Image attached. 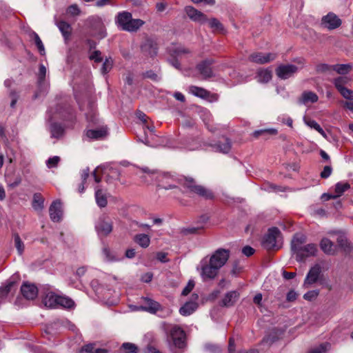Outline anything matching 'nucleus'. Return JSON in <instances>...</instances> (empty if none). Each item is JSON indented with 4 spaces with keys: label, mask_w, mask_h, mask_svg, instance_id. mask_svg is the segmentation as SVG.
I'll return each instance as SVG.
<instances>
[{
    "label": "nucleus",
    "mask_w": 353,
    "mask_h": 353,
    "mask_svg": "<svg viewBox=\"0 0 353 353\" xmlns=\"http://www.w3.org/2000/svg\"><path fill=\"white\" fill-rule=\"evenodd\" d=\"M306 238L303 234H296L291 243V249L296 254V260L299 261L304 260L305 258L314 256L317 252V247L314 243H310L305 245Z\"/></svg>",
    "instance_id": "f257e3e1"
},
{
    "label": "nucleus",
    "mask_w": 353,
    "mask_h": 353,
    "mask_svg": "<svg viewBox=\"0 0 353 353\" xmlns=\"http://www.w3.org/2000/svg\"><path fill=\"white\" fill-rule=\"evenodd\" d=\"M164 330L168 334L170 348L174 353H177L174 348L182 350L185 347V333L178 325H163Z\"/></svg>",
    "instance_id": "f03ea898"
},
{
    "label": "nucleus",
    "mask_w": 353,
    "mask_h": 353,
    "mask_svg": "<svg viewBox=\"0 0 353 353\" xmlns=\"http://www.w3.org/2000/svg\"><path fill=\"white\" fill-rule=\"evenodd\" d=\"M115 23L122 30L132 32H137L144 24V21L139 19H132L130 12L123 11L117 15Z\"/></svg>",
    "instance_id": "7ed1b4c3"
},
{
    "label": "nucleus",
    "mask_w": 353,
    "mask_h": 353,
    "mask_svg": "<svg viewBox=\"0 0 353 353\" xmlns=\"http://www.w3.org/2000/svg\"><path fill=\"white\" fill-rule=\"evenodd\" d=\"M196 270L205 281L214 279L219 272V269L210 261L208 256H205L201 260Z\"/></svg>",
    "instance_id": "20e7f679"
},
{
    "label": "nucleus",
    "mask_w": 353,
    "mask_h": 353,
    "mask_svg": "<svg viewBox=\"0 0 353 353\" xmlns=\"http://www.w3.org/2000/svg\"><path fill=\"white\" fill-rule=\"evenodd\" d=\"M281 232L278 228H272L269 229L262 240L263 248L267 250L279 249L281 247L279 244Z\"/></svg>",
    "instance_id": "39448f33"
},
{
    "label": "nucleus",
    "mask_w": 353,
    "mask_h": 353,
    "mask_svg": "<svg viewBox=\"0 0 353 353\" xmlns=\"http://www.w3.org/2000/svg\"><path fill=\"white\" fill-rule=\"evenodd\" d=\"M143 172L147 173L149 176L155 175V178L158 181V186L165 190L174 188L176 185L173 183L174 179L168 174L159 173L154 171H150L148 168H142Z\"/></svg>",
    "instance_id": "423d86ee"
},
{
    "label": "nucleus",
    "mask_w": 353,
    "mask_h": 353,
    "mask_svg": "<svg viewBox=\"0 0 353 353\" xmlns=\"http://www.w3.org/2000/svg\"><path fill=\"white\" fill-rule=\"evenodd\" d=\"M100 172H102L103 175L107 176V181H110L111 179H117L119 176V170L113 168L110 163L103 164L97 167L92 172L96 183H99L101 181V179L98 176Z\"/></svg>",
    "instance_id": "0eeeda50"
},
{
    "label": "nucleus",
    "mask_w": 353,
    "mask_h": 353,
    "mask_svg": "<svg viewBox=\"0 0 353 353\" xmlns=\"http://www.w3.org/2000/svg\"><path fill=\"white\" fill-rule=\"evenodd\" d=\"M95 230L100 237L107 236L112 231V222L106 216H101L95 223Z\"/></svg>",
    "instance_id": "6e6552de"
},
{
    "label": "nucleus",
    "mask_w": 353,
    "mask_h": 353,
    "mask_svg": "<svg viewBox=\"0 0 353 353\" xmlns=\"http://www.w3.org/2000/svg\"><path fill=\"white\" fill-rule=\"evenodd\" d=\"M183 185L187 187L190 192H194L205 199H212L214 196L213 193L210 190L201 185H196L195 181L192 179H185Z\"/></svg>",
    "instance_id": "1a4fd4ad"
},
{
    "label": "nucleus",
    "mask_w": 353,
    "mask_h": 353,
    "mask_svg": "<svg viewBox=\"0 0 353 353\" xmlns=\"http://www.w3.org/2000/svg\"><path fill=\"white\" fill-rule=\"evenodd\" d=\"M229 256L230 251L228 250L220 248L216 250L208 259L220 270L226 263Z\"/></svg>",
    "instance_id": "9d476101"
},
{
    "label": "nucleus",
    "mask_w": 353,
    "mask_h": 353,
    "mask_svg": "<svg viewBox=\"0 0 353 353\" xmlns=\"http://www.w3.org/2000/svg\"><path fill=\"white\" fill-rule=\"evenodd\" d=\"M299 70V68L293 64L280 65L276 69V74L281 79H287L292 77Z\"/></svg>",
    "instance_id": "9b49d317"
},
{
    "label": "nucleus",
    "mask_w": 353,
    "mask_h": 353,
    "mask_svg": "<svg viewBox=\"0 0 353 353\" xmlns=\"http://www.w3.org/2000/svg\"><path fill=\"white\" fill-rule=\"evenodd\" d=\"M141 51L143 57L152 58L157 54V44L152 39H145L141 46Z\"/></svg>",
    "instance_id": "f8f14e48"
},
{
    "label": "nucleus",
    "mask_w": 353,
    "mask_h": 353,
    "mask_svg": "<svg viewBox=\"0 0 353 353\" xmlns=\"http://www.w3.org/2000/svg\"><path fill=\"white\" fill-rule=\"evenodd\" d=\"M276 57V54L274 53L254 52L250 55L249 60L256 63L264 64L274 60Z\"/></svg>",
    "instance_id": "ddd939ff"
},
{
    "label": "nucleus",
    "mask_w": 353,
    "mask_h": 353,
    "mask_svg": "<svg viewBox=\"0 0 353 353\" xmlns=\"http://www.w3.org/2000/svg\"><path fill=\"white\" fill-rule=\"evenodd\" d=\"M142 305L139 307V310L155 314L161 309V305L148 297H142Z\"/></svg>",
    "instance_id": "4468645a"
},
{
    "label": "nucleus",
    "mask_w": 353,
    "mask_h": 353,
    "mask_svg": "<svg viewBox=\"0 0 353 353\" xmlns=\"http://www.w3.org/2000/svg\"><path fill=\"white\" fill-rule=\"evenodd\" d=\"M321 23L329 30H334L341 25V20L334 13L329 12L322 18Z\"/></svg>",
    "instance_id": "2eb2a0df"
},
{
    "label": "nucleus",
    "mask_w": 353,
    "mask_h": 353,
    "mask_svg": "<svg viewBox=\"0 0 353 353\" xmlns=\"http://www.w3.org/2000/svg\"><path fill=\"white\" fill-rule=\"evenodd\" d=\"M143 129L144 130L145 137L141 140V141L146 145L150 147L157 146V144L154 141V139L156 137L154 134V126L153 125H149L148 123H146L145 125H143Z\"/></svg>",
    "instance_id": "dca6fc26"
},
{
    "label": "nucleus",
    "mask_w": 353,
    "mask_h": 353,
    "mask_svg": "<svg viewBox=\"0 0 353 353\" xmlns=\"http://www.w3.org/2000/svg\"><path fill=\"white\" fill-rule=\"evenodd\" d=\"M85 135L89 140L103 139L108 135V129L106 125H102L97 129L87 130Z\"/></svg>",
    "instance_id": "f3484780"
},
{
    "label": "nucleus",
    "mask_w": 353,
    "mask_h": 353,
    "mask_svg": "<svg viewBox=\"0 0 353 353\" xmlns=\"http://www.w3.org/2000/svg\"><path fill=\"white\" fill-rule=\"evenodd\" d=\"M321 272V267L319 264H316L310 268L309 270L305 279L304 281V286L308 288L310 285L316 283L319 277Z\"/></svg>",
    "instance_id": "a211bd4d"
},
{
    "label": "nucleus",
    "mask_w": 353,
    "mask_h": 353,
    "mask_svg": "<svg viewBox=\"0 0 353 353\" xmlns=\"http://www.w3.org/2000/svg\"><path fill=\"white\" fill-rule=\"evenodd\" d=\"M185 10L190 19L194 21L203 23L208 21L207 17L203 13L192 6H187Z\"/></svg>",
    "instance_id": "6ab92c4d"
},
{
    "label": "nucleus",
    "mask_w": 353,
    "mask_h": 353,
    "mask_svg": "<svg viewBox=\"0 0 353 353\" xmlns=\"http://www.w3.org/2000/svg\"><path fill=\"white\" fill-rule=\"evenodd\" d=\"M21 292L23 296L28 300H33L38 294V289L34 284L24 283L21 287Z\"/></svg>",
    "instance_id": "aec40b11"
},
{
    "label": "nucleus",
    "mask_w": 353,
    "mask_h": 353,
    "mask_svg": "<svg viewBox=\"0 0 353 353\" xmlns=\"http://www.w3.org/2000/svg\"><path fill=\"white\" fill-rule=\"evenodd\" d=\"M50 216L54 222L61 220L62 216L61 203L59 201H54L49 208Z\"/></svg>",
    "instance_id": "412c9836"
},
{
    "label": "nucleus",
    "mask_w": 353,
    "mask_h": 353,
    "mask_svg": "<svg viewBox=\"0 0 353 353\" xmlns=\"http://www.w3.org/2000/svg\"><path fill=\"white\" fill-rule=\"evenodd\" d=\"M169 52L174 59L183 58L190 54L189 49L181 45H174L169 48Z\"/></svg>",
    "instance_id": "4be33fe9"
},
{
    "label": "nucleus",
    "mask_w": 353,
    "mask_h": 353,
    "mask_svg": "<svg viewBox=\"0 0 353 353\" xmlns=\"http://www.w3.org/2000/svg\"><path fill=\"white\" fill-rule=\"evenodd\" d=\"M95 190V199L97 205L100 208H103L107 205V193L106 190L101 188L100 185H97Z\"/></svg>",
    "instance_id": "5701e85b"
},
{
    "label": "nucleus",
    "mask_w": 353,
    "mask_h": 353,
    "mask_svg": "<svg viewBox=\"0 0 353 353\" xmlns=\"http://www.w3.org/2000/svg\"><path fill=\"white\" fill-rule=\"evenodd\" d=\"M321 68L323 70H328L331 68L333 70L340 74H345L352 69V65L351 64H336L329 66L328 65L323 64L321 65Z\"/></svg>",
    "instance_id": "b1692460"
},
{
    "label": "nucleus",
    "mask_w": 353,
    "mask_h": 353,
    "mask_svg": "<svg viewBox=\"0 0 353 353\" xmlns=\"http://www.w3.org/2000/svg\"><path fill=\"white\" fill-rule=\"evenodd\" d=\"M60 295L55 294L54 292L50 291L48 292L43 299V302L46 307H57V303Z\"/></svg>",
    "instance_id": "393cba45"
},
{
    "label": "nucleus",
    "mask_w": 353,
    "mask_h": 353,
    "mask_svg": "<svg viewBox=\"0 0 353 353\" xmlns=\"http://www.w3.org/2000/svg\"><path fill=\"white\" fill-rule=\"evenodd\" d=\"M212 61L205 60L197 65L196 68L203 78H209L212 76V71L210 65Z\"/></svg>",
    "instance_id": "a878e982"
},
{
    "label": "nucleus",
    "mask_w": 353,
    "mask_h": 353,
    "mask_svg": "<svg viewBox=\"0 0 353 353\" xmlns=\"http://www.w3.org/2000/svg\"><path fill=\"white\" fill-rule=\"evenodd\" d=\"M321 249L328 255H334L336 251V245L327 238H323L320 243Z\"/></svg>",
    "instance_id": "bb28decb"
},
{
    "label": "nucleus",
    "mask_w": 353,
    "mask_h": 353,
    "mask_svg": "<svg viewBox=\"0 0 353 353\" xmlns=\"http://www.w3.org/2000/svg\"><path fill=\"white\" fill-rule=\"evenodd\" d=\"M68 112V109L63 108V107L58 106L54 110L51 108L48 112L49 120L52 121L58 118L65 119L66 118L65 113Z\"/></svg>",
    "instance_id": "cd10ccee"
},
{
    "label": "nucleus",
    "mask_w": 353,
    "mask_h": 353,
    "mask_svg": "<svg viewBox=\"0 0 353 353\" xmlns=\"http://www.w3.org/2000/svg\"><path fill=\"white\" fill-rule=\"evenodd\" d=\"M318 99L319 97L316 93L312 91H305L299 99V103L306 105L309 103H315Z\"/></svg>",
    "instance_id": "c85d7f7f"
},
{
    "label": "nucleus",
    "mask_w": 353,
    "mask_h": 353,
    "mask_svg": "<svg viewBox=\"0 0 353 353\" xmlns=\"http://www.w3.org/2000/svg\"><path fill=\"white\" fill-rule=\"evenodd\" d=\"M239 296L236 291L228 292L222 300L223 305L226 307L232 306L237 301Z\"/></svg>",
    "instance_id": "c756f323"
},
{
    "label": "nucleus",
    "mask_w": 353,
    "mask_h": 353,
    "mask_svg": "<svg viewBox=\"0 0 353 353\" xmlns=\"http://www.w3.org/2000/svg\"><path fill=\"white\" fill-rule=\"evenodd\" d=\"M213 148L216 152L228 153L231 149V142L228 139H225L223 142L219 141L214 144Z\"/></svg>",
    "instance_id": "7c9ffc66"
},
{
    "label": "nucleus",
    "mask_w": 353,
    "mask_h": 353,
    "mask_svg": "<svg viewBox=\"0 0 353 353\" xmlns=\"http://www.w3.org/2000/svg\"><path fill=\"white\" fill-rule=\"evenodd\" d=\"M197 308V303L195 302H187L179 310V313L183 316H189Z\"/></svg>",
    "instance_id": "2f4dec72"
},
{
    "label": "nucleus",
    "mask_w": 353,
    "mask_h": 353,
    "mask_svg": "<svg viewBox=\"0 0 353 353\" xmlns=\"http://www.w3.org/2000/svg\"><path fill=\"white\" fill-rule=\"evenodd\" d=\"M50 132L51 137L59 139L63 137L64 134L63 128L57 123H52L50 126Z\"/></svg>",
    "instance_id": "473e14b6"
},
{
    "label": "nucleus",
    "mask_w": 353,
    "mask_h": 353,
    "mask_svg": "<svg viewBox=\"0 0 353 353\" xmlns=\"http://www.w3.org/2000/svg\"><path fill=\"white\" fill-rule=\"evenodd\" d=\"M272 71L269 69H261L257 72L258 81L261 83H268L272 79Z\"/></svg>",
    "instance_id": "72a5a7b5"
},
{
    "label": "nucleus",
    "mask_w": 353,
    "mask_h": 353,
    "mask_svg": "<svg viewBox=\"0 0 353 353\" xmlns=\"http://www.w3.org/2000/svg\"><path fill=\"white\" fill-rule=\"evenodd\" d=\"M189 92L201 99H207L209 96V92L206 90L194 85L190 86Z\"/></svg>",
    "instance_id": "f704fd0d"
},
{
    "label": "nucleus",
    "mask_w": 353,
    "mask_h": 353,
    "mask_svg": "<svg viewBox=\"0 0 353 353\" xmlns=\"http://www.w3.org/2000/svg\"><path fill=\"white\" fill-rule=\"evenodd\" d=\"M57 26L65 39H68L70 36L72 28L69 23L64 21H60L57 23Z\"/></svg>",
    "instance_id": "c9c22d12"
},
{
    "label": "nucleus",
    "mask_w": 353,
    "mask_h": 353,
    "mask_svg": "<svg viewBox=\"0 0 353 353\" xmlns=\"http://www.w3.org/2000/svg\"><path fill=\"white\" fill-rule=\"evenodd\" d=\"M134 241L138 243L141 247L146 248L150 245V237L145 234H137L134 238Z\"/></svg>",
    "instance_id": "e433bc0d"
},
{
    "label": "nucleus",
    "mask_w": 353,
    "mask_h": 353,
    "mask_svg": "<svg viewBox=\"0 0 353 353\" xmlns=\"http://www.w3.org/2000/svg\"><path fill=\"white\" fill-rule=\"evenodd\" d=\"M29 37L31 39L34 41L35 45L37 46L40 54L41 55L45 54V48L39 35L34 31H31L29 34Z\"/></svg>",
    "instance_id": "4c0bfd02"
},
{
    "label": "nucleus",
    "mask_w": 353,
    "mask_h": 353,
    "mask_svg": "<svg viewBox=\"0 0 353 353\" xmlns=\"http://www.w3.org/2000/svg\"><path fill=\"white\" fill-rule=\"evenodd\" d=\"M350 188V185L347 182H339L335 185V196L336 198L343 195V194Z\"/></svg>",
    "instance_id": "58836bf2"
},
{
    "label": "nucleus",
    "mask_w": 353,
    "mask_h": 353,
    "mask_svg": "<svg viewBox=\"0 0 353 353\" xmlns=\"http://www.w3.org/2000/svg\"><path fill=\"white\" fill-rule=\"evenodd\" d=\"M108 351L105 349L95 348L94 344L90 343L84 345L80 352V353H107Z\"/></svg>",
    "instance_id": "ea45409f"
},
{
    "label": "nucleus",
    "mask_w": 353,
    "mask_h": 353,
    "mask_svg": "<svg viewBox=\"0 0 353 353\" xmlns=\"http://www.w3.org/2000/svg\"><path fill=\"white\" fill-rule=\"evenodd\" d=\"M95 29L98 38L103 39L106 37V30L105 26L100 19H97Z\"/></svg>",
    "instance_id": "a19ab883"
},
{
    "label": "nucleus",
    "mask_w": 353,
    "mask_h": 353,
    "mask_svg": "<svg viewBox=\"0 0 353 353\" xmlns=\"http://www.w3.org/2000/svg\"><path fill=\"white\" fill-rule=\"evenodd\" d=\"M14 285V281H9L5 285L0 287V299L5 298L11 292Z\"/></svg>",
    "instance_id": "79ce46f5"
},
{
    "label": "nucleus",
    "mask_w": 353,
    "mask_h": 353,
    "mask_svg": "<svg viewBox=\"0 0 353 353\" xmlns=\"http://www.w3.org/2000/svg\"><path fill=\"white\" fill-rule=\"evenodd\" d=\"M58 306H61L65 308H71L74 306V301L67 296H60L57 303V307Z\"/></svg>",
    "instance_id": "37998d69"
},
{
    "label": "nucleus",
    "mask_w": 353,
    "mask_h": 353,
    "mask_svg": "<svg viewBox=\"0 0 353 353\" xmlns=\"http://www.w3.org/2000/svg\"><path fill=\"white\" fill-rule=\"evenodd\" d=\"M103 255L104 260L108 262L117 261L120 259L119 257L116 256L114 253L111 252L107 247L103 248Z\"/></svg>",
    "instance_id": "c03bdc74"
},
{
    "label": "nucleus",
    "mask_w": 353,
    "mask_h": 353,
    "mask_svg": "<svg viewBox=\"0 0 353 353\" xmlns=\"http://www.w3.org/2000/svg\"><path fill=\"white\" fill-rule=\"evenodd\" d=\"M14 245L19 255H21L24 251V244L17 233L13 234Z\"/></svg>",
    "instance_id": "a18cd8bd"
},
{
    "label": "nucleus",
    "mask_w": 353,
    "mask_h": 353,
    "mask_svg": "<svg viewBox=\"0 0 353 353\" xmlns=\"http://www.w3.org/2000/svg\"><path fill=\"white\" fill-rule=\"evenodd\" d=\"M44 200L39 194H34L33 196L32 206L35 210H42Z\"/></svg>",
    "instance_id": "49530a36"
},
{
    "label": "nucleus",
    "mask_w": 353,
    "mask_h": 353,
    "mask_svg": "<svg viewBox=\"0 0 353 353\" xmlns=\"http://www.w3.org/2000/svg\"><path fill=\"white\" fill-rule=\"evenodd\" d=\"M210 27L214 30L219 32H223L224 30L223 25L221 22L215 18L211 19L209 21Z\"/></svg>",
    "instance_id": "de8ad7c7"
},
{
    "label": "nucleus",
    "mask_w": 353,
    "mask_h": 353,
    "mask_svg": "<svg viewBox=\"0 0 353 353\" xmlns=\"http://www.w3.org/2000/svg\"><path fill=\"white\" fill-rule=\"evenodd\" d=\"M112 65H113L112 59L110 57L106 58L101 66V74H105L108 72H109L111 70V69L112 68Z\"/></svg>",
    "instance_id": "09e8293b"
},
{
    "label": "nucleus",
    "mask_w": 353,
    "mask_h": 353,
    "mask_svg": "<svg viewBox=\"0 0 353 353\" xmlns=\"http://www.w3.org/2000/svg\"><path fill=\"white\" fill-rule=\"evenodd\" d=\"M348 81L349 79L347 77H339L334 80V84L336 88L339 90L341 88H344Z\"/></svg>",
    "instance_id": "8fccbe9b"
},
{
    "label": "nucleus",
    "mask_w": 353,
    "mask_h": 353,
    "mask_svg": "<svg viewBox=\"0 0 353 353\" xmlns=\"http://www.w3.org/2000/svg\"><path fill=\"white\" fill-rule=\"evenodd\" d=\"M330 347V345L327 343H322L319 347L310 350L308 353H326Z\"/></svg>",
    "instance_id": "3c124183"
},
{
    "label": "nucleus",
    "mask_w": 353,
    "mask_h": 353,
    "mask_svg": "<svg viewBox=\"0 0 353 353\" xmlns=\"http://www.w3.org/2000/svg\"><path fill=\"white\" fill-rule=\"evenodd\" d=\"M343 98L347 100H353V90L345 87L341 88L338 90Z\"/></svg>",
    "instance_id": "603ef678"
},
{
    "label": "nucleus",
    "mask_w": 353,
    "mask_h": 353,
    "mask_svg": "<svg viewBox=\"0 0 353 353\" xmlns=\"http://www.w3.org/2000/svg\"><path fill=\"white\" fill-rule=\"evenodd\" d=\"M263 134H269L274 135V134H277V130H276L274 128L259 130L254 131L253 134L255 137H258L260 135Z\"/></svg>",
    "instance_id": "864d4df0"
},
{
    "label": "nucleus",
    "mask_w": 353,
    "mask_h": 353,
    "mask_svg": "<svg viewBox=\"0 0 353 353\" xmlns=\"http://www.w3.org/2000/svg\"><path fill=\"white\" fill-rule=\"evenodd\" d=\"M304 123L305 125H307L308 127L314 129L315 130L318 131L319 129H320L321 126L320 125L314 120L308 119L307 117L303 118Z\"/></svg>",
    "instance_id": "5fc2aeb1"
},
{
    "label": "nucleus",
    "mask_w": 353,
    "mask_h": 353,
    "mask_svg": "<svg viewBox=\"0 0 353 353\" xmlns=\"http://www.w3.org/2000/svg\"><path fill=\"white\" fill-rule=\"evenodd\" d=\"M86 119L87 120L93 123H97L98 119L97 117L96 112L92 108V106L90 108V112L89 113H86Z\"/></svg>",
    "instance_id": "6e6d98bb"
},
{
    "label": "nucleus",
    "mask_w": 353,
    "mask_h": 353,
    "mask_svg": "<svg viewBox=\"0 0 353 353\" xmlns=\"http://www.w3.org/2000/svg\"><path fill=\"white\" fill-rule=\"evenodd\" d=\"M122 347L126 351L127 353H137V346L130 343H124L122 345Z\"/></svg>",
    "instance_id": "4d7b16f0"
},
{
    "label": "nucleus",
    "mask_w": 353,
    "mask_h": 353,
    "mask_svg": "<svg viewBox=\"0 0 353 353\" xmlns=\"http://www.w3.org/2000/svg\"><path fill=\"white\" fill-rule=\"evenodd\" d=\"M143 77L145 78L150 79L154 81H159L161 79L160 76L157 73L153 72L152 70L145 72L143 74Z\"/></svg>",
    "instance_id": "13d9d810"
},
{
    "label": "nucleus",
    "mask_w": 353,
    "mask_h": 353,
    "mask_svg": "<svg viewBox=\"0 0 353 353\" xmlns=\"http://www.w3.org/2000/svg\"><path fill=\"white\" fill-rule=\"evenodd\" d=\"M90 59L93 60L94 62L99 63L103 61L101 52L99 50L94 51L90 55Z\"/></svg>",
    "instance_id": "bf43d9fd"
},
{
    "label": "nucleus",
    "mask_w": 353,
    "mask_h": 353,
    "mask_svg": "<svg viewBox=\"0 0 353 353\" xmlns=\"http://www.w3.org/2000/svg\"><path fill=\"white\" fill-rule=\"evenodd\" d=\"M205 349L210 353H220L221 352V347L217 345L207 344Z\"/></svg>",
    "instance_id": "052dcab7"
},
{
    "label": "nucleus",
    "mask_w": 353,
    "mask_h": 353,
    "mask_svg": "<svg viewBox=\"0 0 353 353\" xmlns=\"http://www.w3.org/2000/svg\"><path fill=\"white\" fill-rule=\"evenodd\" d=\"M46 74V68L43 65H40L39 72V84L41 85L44 81Z\"/></svg>",
    "instance_id": "680f3d73"
},
{
    "label": "nucleus",
    "mask_w": 353,
    "mask_h": 353,
    "mask_svg": "<svg viewBox=\"0 0 353 353\" xmlns=\"http://www.w3.org/2000/svg\"><path fill=\"white\" fill-rule=\"evenodd\" d=\"M59 160H60V159L57 156H54L53 157H51V158L48 159V160L46 162L47 166L49 168H54V167L57 166V165L58 164Z\"/></svg>",
    "instance_id": "e2e57ef3"
},
{
    "label": "nucleus",
    "mask_w": 353,
    "mask_h": 353,
    "mask_svg": "<svg viewBox=\"0 0 353 353\" xmlns=\"http://www.w3.org/2000/svg\"><path fill=\"white\" fill-rule=\"evenodd\" d=\"M319 294V292L316 290H312L309 291L307 293H305L303 296V298L305 300L312 301L317 297Z\"/></svg>",
    "instance_id": "0e129e2a"
},
{
    "label": "nucleus",
    "mask_w": 353,
    "mask_h": 353,
    "mask_svg": "<svg viewBox=\"0 0 353 353\" xmlns=\"http://www.w3.org/2000/svg\"><path fill=\"white\" fill-rule=\"evenodd\" d=\"M332 172V168L330 165H325L321 173V176L323 179L328 178Z\"/></svg>",
    "instance_id": "69168bd1"
},
{
    "label": "nucleus",
    "mask_w": 353,
    "mask_h": 353,
    "mask_svg": "<svg viewBox=\"0 0 353 353\" xmlns=\"http://www.w3.org/2000/svg\"><path fill=\"white\" fill-rule=\"evenodd\" d=\"M194 283L192 281H190L187 285L185 287V288L182 291V294L185 296L188 294L194 288Z\"/></svg>",
    "instance_id": "338daca9"
},
{
    "label": "nucleus",
    "mask_w": 353,
    "mask_h": 353,
    "mask_svg": "<svg viewBox=\"0 0 353 353\" xmlns=\"http://www.w3.org/2000/svg\"><path fill=\"white\" fill-rule=\"evenodd\" d=\"M68 12L70 14L73 15V16L79 15L80 13V10L76 4H74V5L70 6L68 8Z\"/></svg>",
    "instance_id": "774afa93"
}]
</instances>
